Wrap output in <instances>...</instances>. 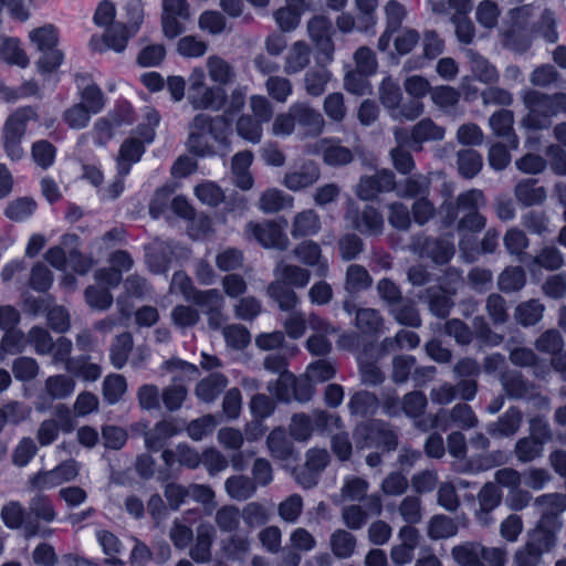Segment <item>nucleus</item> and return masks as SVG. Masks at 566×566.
Wrapping results in <instances>:
<instances>
[{"instance_id":"1","label":"nucleus","mask_w":566,"mask_h":566,"mask_svg":"<svg viewBox=\"0 0 566 566\" xmlns=\"http://www.w3.org/2000/svg\"><path fill=\"white\" fill-rule=\"evenodd\" d=\"M486 206L482 190L472 188L459 193L454 201L446 200L440 206L441 222L449 228L457 222L460 234L479 233L486 227V217L480 210Z\"/></svg>"},{"instance_id":"2","label":"nucleus","mask_w":566,"mask_h":566,"mask_svg":"<svg viewBox=\"0 0 566 566\" xmlns=\"http://www.w3.org/2000/svg\"><path fill=\"white\" fill-rule=\"evenodd\" d=\"M232 133V123L226 115L210 116L205 113L197 114L189 124L188 149L200 156H213L216 150L210 138L220 146H229V136Z\"/></svg>"},{"instance_id":"3","label":"nucleus","mask_w":566,"mask_h":566,"mask_svg":"<svg viewBox=\"0 0 566 566\" xmlns=\"http://www.w3.org/2000/svg\"><path fill=\"white\" fill-rule=\"evenodd\" d=\"M354 440L358 449H381L391 452L398 448V432L394 427L379 419L358 424L354 430Z\"/></svg>"},{"instance_id":"4","label":"nucleus","mask_w":566,"mask_h":566,"mask_svg":"<svg viewBox=\"0 0 566 566\" xmlns=\"http://www.w3.org/2000/svg\"><path fill=\"white\" fill-rule=\"evenodd\" d=\"M29 39L40 53L35 62L39 72L42 74L54 72L64 60L63 52L57 49V29L52 24H45L32 30Z\"/></svg>"},{"instance_id":"5","label":"nucleus","mask_w":566,"mask_h":566,"mask_svg":"<svg viewBox=\"0 0 566 566\" xmlns=\"http://www.w3.org/2000/svg\"><path fill=\"white\" fill-rule=\"evenodd\" d=\"M36 119V109L31 106L20 107L7 118L2 128V145L11 160L18 161L24 156L21 146L22 138L25 135L28 123Z\"/></svg>"},{"instance_id":"6","label":"nucleus","mask_w":566,"mask_h":566,"mask_svg":"<svg viewBox=\"0 0 566 566\" xmlns=\"http://www.w3.org/2000/svg\"><path fill=\"white\" fill-rule=\"evenodd\" d=\"M522 101L527 114L522 119V125L528 129H545L551 126L552 117H555L552 94L536 90H525Z\"/></svg>"},{"instance_id":"7","label":"nucleus","mask_w":566,"mask_h":566,"mask_svg":"<svg viewBox=\"0 0 566 566\" xmlns=\"http://www.w3.org/2000/svg\"><path fill=\"white\" fill-rule=\"evenodd\" d=\"M161 460L164 464L155 474L164 490V495H214V492L206 485L193 484L186 488L177 482L178 468L174 463L170 450L161 452Z\"/></svg>"},{"instance_id":"8","label":"nucleus","mask_w":566,"mask_h":566,"mask_svg":"<svg viewBox=\"0 0 566 566\" xmlns=\"http://www.w3.org/2000/svg\"><path fill=\"white\" fill-rule=\"evenodd\" d=\"M253 480L245 475H234L226 481L228 495H252L255 492V484L266 486L273 480L271 463L263 458L254 461L252 467Z\"/></svg>"},{"instance_id":"9","label":"nucleus","mask_w":566,"mask_h":566,"mask_svg":"<svg viewBox=\"0 0 566 566\" xmlns=\"http://www.w3.org/2000/svg\"><path fill=\"white\" fill-rule=\"evenodd\" d=\"M338 418L326 411H314L312 415L296 413L290 423V434L298 441H306L313 432L326 430L333 421Z\"/></svg>"},{"instance_id":"10","label":"nucleus","mask_w":566,"mask_h":566,"mask_svg":"<svg viewBox=\"0 0 566 566\" xmlns=\"http://www.w3.org/2000/svg\"><path fill=\"white\" fill-rule=\"evenodd\" d=\"M201 312L207 316L208 326L212 331H219L228 317L224 314V297L222 293L217 289H210L202 292H198L195 301Z\"/></svg>"},{"instance_id":"11","label":"nucleus","mask_w":566,"mask_h":566,"mask_svg":"<svg viewBox=\"0 0 566 566\" xmlns=\"http://www.w3.org/2000/svg\"><path fill=\"white\" fill-rule=\"evenodd\" d=\"M190 17L187 0H163L161 27L166 38L175 39L185 32Z\"/></svg>"},{"instance_id":"12","label":"nucleus","mask_w":566,"mask_h":566,"mask_svg":"<svg viewBox=\"0 0 566 566\" xmlns=\"http://www.w3.org/2000/svg\"><path fill=\"white\" fill-rule=\"evenodd\" d=\"M78 474V463L69 460L53 470L39 472L31 479V484L39 491L50 490L73 480Z\"/></svg>"},{"instance_id":"13","label":"nucleus","mask_w":566,"mask_h":566,"mask_svg":"<svg viewBox=\"0 0 566 566\" xmlns=\"http://www.w3.org/2000/svg\"><path fill=\"white\" fill-rule=\"evenodd\" d=\"M345 218L355 230L365 235H377L384 230L382 214L371 206H366L361 211L349 207Z\"/></svg>"},{"instance_id":"14","label":"nucleus","mask_w":566,"mask_h":566,"mask_svg":"<svg viewBox=\"0 0 566 566\" xmlns=\"http://www.w3.org/2000/svg\"><path fill=\"white\" fill-rule=\"evenodd\" d=\"M413 245L421 256L429 258L437 264L448 263L454 254L450 238H418Z\"/></svg>"},{"instance_id":"15","label":"nucleus","mask_w":566,"mask_h":566,"mask_svg":"<svg viewBox=\"0 0 566 566\" xmlns=\"http://www.w3.org/2000/svg\"><path fill=\"white\" fill-rule=\"evenodd\" d=\"M546 505L537 524L539 531L553 532L556 534L563 526L560 514L566 511V497H535L534 506Z\"/></svg>"},{"instance_id":"16","label":"nucleus","mask_w":566,"mask_h":566,"mask_svg":"<svg viewBox=\"0 0 566 566\" xmlns=\"http://www.w3.org/2000/svg\"><path fill=\"white\" fill-rule=\"evenodd\" d=\"M395 185V174L391 170L382 169L373 176H365L360 178L357 187V196L361 200H373L380 192L392 190Z\"/></svg>"},{"instance_id":"17","label":"nucleus","mask_w":566,"mask_h":566,"mask_svg":"<svg viewBox=\"0 0 566 566\" xmlns=\"http://www.w3.org/2000/svg\"><path fill=\"white\" fill-rule=\"evenodd\" d=\"M450 419L457 427L469 430L478 426V417L473 409L467 403H457L450 411L441 409L433 419L432 427L442 430L448 429L447 421Z\"/></svg>"},{"instance_id":"18","label":"nucleus","mask_w":566,"mask_h":566,"mask_svg":"<svg viewBox=\"0 0 566 566\" xmlns=\"http://www.w3.org/2000/svg\"><path fill=\"white\" fill-rule=\"evenodd\" d=\"M248 232L265 248H275L277 250H285L287 248V237L282 228L273 221L262 223L250 222L248 224Z\"/></svg>"},{"instance_id":"19","label":"nucleus","mask_w":566,"mask_h":566,"mask_svg":"<svg viewBox=\"0 0 566 566\" xmlns=\"http://www.w3.org/2000/svg\"><path fill=\"white\" fill-rule=\"evenodd\" d=\"M307 31L317 49L331 59L334 51L332 41L334 29L332 21L325 15H315L308 21Z\"/></svg>"},{"instance_id":"20","label":"nucleus","mask_w":566,"mask_h":566,"mask_svg":"<svg viewBox=\"0 0 566 566\" xmlns=\"http://www.w3.org/2000/svg\"><path fill=\"white\" fill-rule=\"evenodd\" d=\"M319 176V167L314 161L306 160L285 174L283 185L292 191H300L314 185Z\"/></svg>"},{"instance_id":"21","label":"nucleus","mask_w":566,"mask_h":566,"mask_svg":"<svg viewBox=\"0 0 566 566\" xmlns=\"http://www.w3.org/2000/svg\"><path fill=\"white\" fill-rule=\"evenodd\" d=\"M228 94L226 88L218 85H207L202 90L188 97L195 109H210L218 112L226 106Z\"/></svg>"},{"instance_id":"22","label":"nucleus","mask_w":566,"mask_h":566,"mask_svg":"<svg viewBox=\"0 0 566 566\" xmlns=\"http://www.w3.org/2000/svg\"><path fill=\"white\" fill-rule=\"evenodd\" d=\"M501 385L505 394L512 399H532L536 388L517 370H507L501 376Z\"/></svg>"},{"instance_id":"23","label":"nucleus","mask_w":566,"mask_h":566,"mask_svg":"<svg viewBox=\"0 0 566 566\" xmlns=\"http://www.w3.org/2000/svg\"><path fill=\"white\" fill-rule=\"evenodd\" d=\"M444 137V128L437 125L431 118H422L410 132L409 148L416 151L422 149V144L427 142L442 140Z\"/></svg>"},{"instance_id":"24","label":"nucleus","mask_w":566,"mask_h":566,"mask_svg":"<svg viewBox=\"0 0 566 566\" xmlns=\"http://www.w3.org/2000/svg\"><path fill=\"white\" fill-rule=\"evenodd\" d=\"M291 112L296 124L303 127L307 135L317 136L323 132L325 120L318 111L305 103H294L291 105Z\"/></svg>"},{"instance_id":"25","label":"nucleus","mask_w":566,"mask_h":566,"mask_svg":"<svg viewBox=\"0 0 566 566\" xmlns=\"http://www.w3.org/2000/svg\"><path fill=\"white\" fill-rule=\"evenodd\" d=\"M523 421V413L517 407H510L496 421L486 426V431L494 438L514 436Z\"/></svg>"},{"instance_id":"26","label":"nucleus","mask_w":566,"mask_h":566,"mask_svg":"<svg viewBox=\"0 0 566 566\" xmlns=\"http://www.w3.org/2000/svg\"><path fill=\"white\" fill-rule=\"evenodd\" d=\"M295 256L304 264L315 268V275L326 277L328 274V262L322 258L321 247L314 241H304L294 250Z\"/></svg>"},{"instance_id":"27","label":"nucleus","mask_w":566,"mask_h":566,"mask_svg":"<svg viewBox=\"0 0 566 566\" xmlns=\"http://www.w3.org/2000/svg\"><path fill=\"white\" fill-rule=\"evenodd\" d=\"M318 151L323 161L332 167H340L348 165L354 159L353 151L342 145L338 139H322L319 142Z\"/></svg>"},{"instance_id":"28","label":"nucleus","mask_w":566,"mask_h":566,"mask_svg":"<svg viewBox=\"0 0 566 566\" xmlns=\"http://www.w3.org/2000/svg\"><path fill=\"white\" fill-rule=\"evenodd\" d=\"M464 55L470 64L474 77L484 84H494L499 81L500 74L496 67L483 55L473 49H465Z\"/></svg>"},{"instance_id":"29","label":"nucleus","mask_w":566,"mask_h":566,"mask_svg":"<svg viewBox=\"0 0 566 566\" xmlns=\"http://www.w3.org/2000/svg\"><path fill=\"white\" fill-rule=\"evenodd\" d=\"M268 448L273 458L289 461L297 460L298 453L294 450L293 442L284 429L277 428L271 431L266 439Z\"/></svg>"},{"instance_id":"30","label":"nucleus","mask_w":566,"mask_h":566,"mask_svg":"<svg viewBox=\"0 0 566 566\" xmlns=\"http://www.w3.org/2000/svg\"><path fill=\"white\" fill-rule=\"evenodd\" d=\"M145 153L144 143L138 138H129L125 140L117 157V174L120 177H126L133 164L139 161Z\"/></svg>"},{"instance_id":"31","label":"nucleus","mask_w":566,"mask_h":566,"mask_svg":"<svg viewBox=\"0 0 566 566\" xmlns=\"http://www.w3.org/2000/svg\"><path fill=\"white\" fill-rule=\"evenodd\" d=\"M207 69L210 80L218 86L224 88L235 82V69L218 55H211L207 59Z\"/></svg>"},{"instance_id":"32","label":"nucleus","mask_w":566,"mask_h":566,"mask_svg":"<svg viewBox=\"0 0 566 566\" xmlns=\"http://www.w3.org/2000/svg\"><path fill=\"white\" fill-rule=\"evenodd\" d=\"M514 196L525 207L541 205L547 197L545 188L537 186V180L532 178L518 181L514 188Z\"/></svg>"},{"instance_id":"33","label":"nucleus","mask_w":566,"mask_h":566,"mask_svg":"<svg viewBox=\"0 0 566 566\" xmlns=\"http://www.w3.org/2000/svg\"><path fill=\"white\" fill-rule=\"evenodd\" d=\"M514 116L509 109H500L495 112L489 119L493 133L506 139L510 147L515 149L518 146V138L513 132Z\"/></svg>"},{"instance_id":"34","label":"nucleus","mask_w":566,"mask_h":566,"mask_svg":"<svg viewBox=\"0 0 566 566\" xmlns=\"http://www.w3.org/2000/svg\"><path fill=\"white\" fill-rule=\"evenodd\" d=\"M178 429L171 420L158 421L153 429L144 434L145 446L151 451H159L166 444V441L176 436Z\"/></svg>"},{"instance_id":"35","label":"nucleus","mask_w":566,"mask_h":566,"mask_svg":"<svg viewBox=\"0 0 566 566\" xmlns=\"http://www.w3.org/2000/svg\"><path fill=\"white\" fill-rule=\"evenodd\" d=\"M228 379L220 373H212L196 386V396L203 402H212L224 390Z\"/></svg>"},{"instance_id":"36","label":"nucleus","mask_w":566,"mask_h":566,"mask_svg":"<svg viewBox=\"0 0 566 566\" xmlns=\"http://www.w3.org/2000/svg\"><path fill=\"white\" fill-rule=\"evenodd\" d=\"M373 284V277L367 269L360 264H350L346 270L344 290L356 295L368 290Z\"/></svg>"},{"instance_id":"37","label":"nucleus","mask_w":566,"mask_h":566,"mask_svg":"<svg viewBox=\"0 0 566 566\" xmlns=\"http://www.w3.org/2000/svg\"><path fill=\"white\" fill-rule=\"evenodd\" d=\"M510 360L518 367H532L535 377H544L549 367L541 361L533 349L527 347H515L510 352Z\"/></svg>"},{"instance_id":"38","label":"nucleus","mask_w":566,"mask_h":566,"mask_svg":"<svg viewBox=\"0 0 566 566\" xmlns=\"http://www.w3.org/2000/svg\"><path fill=\"white\" fill-rule=\"evenodd\" d=\"M483 545L478 542H464L451 549V556L460 566H485L481 560Z\"/></svg>"},{"instance_id":"39","label":"nucleus","mask_w":566,"mask_h":566,"mask_svg":"<svg viewBox=\"0 0 566 566\" xmlns=\"http://www.w3.org/2000/svg\"><path fill=\"white\" fill-rule=\"evenodd\" d=\"M389 313L400 325L418 328L422 324L416 304L410 298H402L389 308Z\"/></svg>"},{"instance_id":"40","label":"nucleus","mask_w":566,"mask_h":566,"mask_svg":"<svg viewBox=\"0 0 566 566\" xmlns=\"http://www.w3.org/2000/svg\"><path fill=\"white\" fill-rule=\"evenodd\" d=\"M544 311V304L539 300L532 298L516 306L514 317L524 327L534 326L543 318Z\"/></svg>"},{"instance_id":"41","label":"nucleus","mask_w":566,"mask_h":566,"mask_svg":"<svg viewBox=\"0 0 566 566\" xmlns=\"http://www.w3.org/2000/svg\"><path fill=\"white\" fill-rule=\"evenodd\" d=\"M67 371L85 381H95L102 375L99 365L92 363L87 355L73 357L67 364Z\"/></svg>"},{"instance_id":"42","label":"nucleus","mask_w":566,"mask_h":566,"mask_svg":"<svg viewBox=\"0 0 566 566\" xmlns=\"http://www.w3.org/2000/svg\"><path fill=\"white\" fill-rule=\"evenodd\" d=\"M274 272L277 281L298 289L305 287L311 279L310 271L297 265L280 263Z\"/></svg>"},{"instance_id":"43","label":"nucleus","mask_w":566,"mask_h":566,"mask_svg":"<svg viewBox=\"0 0 566 566\" xmlns=\"http://www.w3.org/2000/svg\"><path fill=\"white\" fill-rule=\"evenodd\" d=\"M269 295L279 304L281 311H295L298 297L293 289L284 282L274 281L268 287Z\"/></svg>"},{"instance_id":"44","label":"nucleus","mask_w":566,"mask_h":566,"mask_svg":"<svg viewBox=\"0 0 566 566\" xmlns=\"http://www.w3.org/2000/svg\"><path fill=\"white\" fill-rule=\"evenodd\" d=\"M310 46L303 41H297L293 44L286 56L284 72L286 74L298 73L310 64Z\"/></svg>"},{"instance_id":"45","label":"nucleus","mask_w":566,"mask_h":566,"mask_svg":"<svg viewBox=\"0 0 566 566\" xmlns=\"http://www.w3.org/2000/svg\"><path fill=\"white\" fill-rule=\"evenodd\" d=\"M319 229V217L314 210L310 209L295 216L291 234L293 238L307 237L317 233Z\"/></svg>"},{"instance_id":"46","label":"nucleus","mask_w":566,"mask_h":566,"mask_svg":"<svg viewBox=\"0 0 566 566\" xmlns=\"http://www.w3.org/2000/svg\"><path fill=\"white\" fill-rule=\"evenodd\" d=\"M379 407L378 398L375 394L367 390L355 392L348 402V408L353 415L366 417L374 415Z\"/></svg>"},{"instance_id":"47","label":"nucleus","mask_w":566,"mask_h":566,"mask_svg":"<svg viewBox=\"0 0 566 566\" xmlns=\"http://www.w3.org/2000/svg\"><path fill=\"white\" fill-rule=\"evenodd\" d=\"M135 34H130V30L125 23L116 22L106 28L103 34V41L108 49L116 52H123L126 49L127 42Z\"/></svg>"},{"instance_id":"48","label":"nucleus","mask_w":566,"mask_h":566,"mask_svg":"<svg viewBox=\"0 0 566 566\" xmlns=\"http://www.w3.org/2000/svg\"><path fill=\"white\" fill-rule=\"evenodd\" d=\"M293 198L279 189H268L260 198L259 207L264 212H277L292 208Z\"/></svg>"},{"instance_id":"49","label":"nucleus","mask_w":566,"mask_h":566,"mask_svg":"<svg viewBox=\"0 0 566 566\" xmlns=\"http://www.w3.org/2000/svg\"><path fill=\"white\" fill-rule=\"evenodd\" d=\"M379 99L384 107L391 114L402 101V92L399 83L390 76L385 77L379 85Z\"/></svg>"},{"instance_id":"50","label":"nucleus","mask_w":566,"mask_h":566,"mask_svg":"<svg viewBox=\"0 0 566 566\" xmlns=\"http://www.w3.org/2000/svg\"><path fill=\"white\" fill-rule=\"evenodd\" d=\"M355 325L363 334L376 335L381 332L382 317L375 308H358Z\"/></svg>"},{"instance_id":"51","label":"nucleus","mask_w":566,"mask_h":566,"mask_svg":"<svg viewBox=\"0 0 566 566\" xmlns=\"http://www.w3.org/2000/svg\"><path fill=\"white\" fill-rule=\"evenodd\" d=\"M457 157L459 172L464 178H473L483 166L482 156L474 149H461L458 151Z\"/></svg>"},{"instance_id":"52","label":"nucleus","mask_w":566,"mask_h":566,"mask_svg":"<svg viewBox=\"0 0 566 566\" xmlns=\"http://www.w3.org/2000/svg\"><path fill=\"white\" fill-rule=\"evenodd\" d=\"M454 521L443 514L433 515L428 525V536L431 539H442L454 536L458 533Z\"/></svg>"},{"instance_id":"53","label":"nucleus","mask_w":566,"mask_h":566,"mask_svg":"<svg viewBox=\"0 0 566 566\" xmlns=\"http://www.w3.org/2000/svg\"><path fill=\"white\" fill-rule=\"evenodd\" d=\"M525 283V271L521 266L506 268L497 280V286L504 293L517 292L524 287Z\"/></svg>"},{"instance_id":"54","label":"nucleus","mask_w":566,"mask_h":566,"mask_svg":"<svg viewBox=\"0 0 566 566\" xmlns=\"http://www.w3.org/2000/svg\"><path fill=\"white\" fill-rule=\"evenodd\" d=\"M305 3L304 0L298 6H293L287 2L285 8L279 9L274 13V19L280 27V29L284 32H289L294 30L301 21V14L304 11Z\"/></svg>"},{"instance_id":"55","label":"nucleus","mask_w":566,"mask_h":566,"mask_svg":"<svg viewBox=\"0 0 566 566\" xmlns=\"http://www.w3.org/2000/svg\"><path fill=\"white\" fill-rule=\"evenodd\" d=\"M235 130L241 138L252 144H259L263 135L262 124L248 114L238 118Z\"/></svg>"},{"instance_id":"56","label":"nucleus","mask_w":566,"mask_h":566,"mask_svg":"<svg viewBox=\"0 0 566 566\" xmlns=\"http://www.w3.org/2000/svg\"><path fill=\"white\" fill-rule=\"evenodd\" d=\"M35 210L36 202L30 197H22L8 203L4 216L14 222H22L29 219Z\"/></svg>"},{"instance_id":"57","label":"nucleus","mask_w":566,"mask_h":566,"mask_svg":"<svg viewBox=\"0 0 566 566\" xmlns=\"http://www.w3.org/2000/svg\"><path fill=\"white\" fill-rule=\"evenodd\" d=\"M368 350L369 348H365L357 357L360 379L364 385L377 386L384 381L385 377L380 368L368 359Z\"/></svg>"},{"instance_id":"58","label":"nucleus","mask_w":566,"mask_h":566,"mask_svg":"<svg viewBox=\"0 0 566 566\" xmlns=\"http://www.w3.org/2000/svg\"><path fill=\"white\" fill-rule=\"evenodd\" d=\"M75 382L65 375L50 376L45 380V391L52 399H65L74 392Z\"/></svg>"},{"instance_id":"59","label":"nucleus","mask_w":566,"mask_h":566,"mask_svg":"<svg viewBox=\"0 0 566 566\" xmlns=\"http://www.w3.org/2000/svg\"><path fill=\"white\" fill-rule=\"evenodd\" d=\"M521 224L532 234L544 235L551 232L549 218L542 210H530L522 214Z\"/></svg>"},{"instance_id":"60","label":"nucleus","mask_w":566,"mask_h":566,"mask_svg":"<svg viewBox=\"0 0 566 566\" xmlns=\"http://www.w3.org/2000/svg\"><path fill=\"white\" fill-rule=\"evenodd\" d=\"M427 295L429 298L430 312L434 316L444 318L450 314L453 302L444 290L440 287H430L427 290Z\"/></svg>"},{"instance_id":"61","label":"nucleus","mask_w":566,"mask_h":566,"mask_svg":"<svg viewBox=\"0 0 566 566\" xmlns=\"http://www.w3.org/2000/svg\"><path fill=\"white\" fill-rule=\"evenodd\" d=\"M331 546L336 557L348 558L355 551L356 537L345 530H337L331 536Z\"/></svg>"},{"instance_id":"62","label":"nucleus","mask_w":566,"mask_h":566,"mask_svg":"<svg viewBox=\"0 0 566 566\" xmlns=\"http://www.w3.org/2000/svg\"><path fill=\"white\" fill-rule=\"evenodd\" d=\"M133 349V338L129 333H123L115 338L111 347L109 358L115 368H122Z\"/></svg>"},{"instance_id":"63","label":"nucleus","mask_w":566,"mask_h":566,"mask_svg":"<svg viewBox=\"0 0 566 566\" xmlns=\"http://www.w3.org/2000/svg\"><path fill=\"white\" fill-rule=\"evenodd\" d=\"M430 97L432 103L440 109L453 108L460 101V92L449 85H440L431 88Z\"/></svg>"},{"instance_id":"64","label":"nucleus","mask_w":566,"mask_h":566,"mask_svg":"<svg viewBox=\"0 0 566 566\" xmlns=\"http://www.w3.org/2000/svg\"><path fill=\"white\" fill-rule=\"evenodd\" d=\"M12 373L17 380L29 382L38 377L40 366L34 358L20 356L12 361Z\"/></svg>"}]
</instances>
